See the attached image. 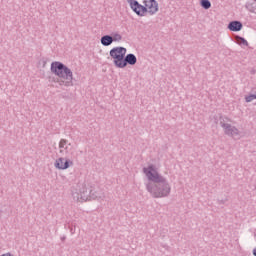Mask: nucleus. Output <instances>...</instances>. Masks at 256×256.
I'll return each mask as SVG.
<instances>
[{"label": "nucleus", "mask_w": 256, "mask_h": 256, "mask_svg": "<svg viewBox=\"0 0 256 256\" xmlns=\"http://www.w3.org/2000/svg\"><path fill=\"white\" fill-rule=\"evenodd\" d=\"M78 187L80 190L82 201H91V199L93 200L97 199L98 201H103V194L100 192V195H95L93 188L92 187L89 188L87 184L83 183L78 185Z\"/></svg>", "instance_id": "nucleus-3"}, {"label": "nucleus", "mask_w": 256, "mask_h": 256, "mask_svg": "<svg viewBox=\"0 0 256 256\" xmlns=\"http://www.w3.org/2000/svg\"><path fill=\"white\" fill-rule=\"evenodd\" d=\"M200 5L203 9H211V1L209 0H201Z\"/></svg>", "instance_id": "nucleus-16"}, {"label": "nucleus", "mask_w": 256, "mask_h": 256, "mask_svg": "<svg viewBox=\"0 0 256 256\" xmlns=\"http://www.w3.org/2000/svg\"><path fill=\"white\" fill-rule=\"evenodd\" d=\"M71 166H73V161L65 160V158H58L54 163V167L60 170L69 169Z\"/></svg>", "instance_id": "nucleus-8"}, {"label": "nucleus", "mask_w": 256, "mask_h": 256, "mask_svg": "<svg viewBox=\"0 0 256 256\" xmlns=\"http://www.w3.org/2000/svg\"><path fill=\"white\" fill-rule=\"evenodd\" d=\"M137 63V56L135 54H127L124 56V59L122 60V64L120 66V69H125L127 65H135Z\"/></svg>", "instance_id": "nucleus-9"}, {"label": "nucleus", "mask_w": 256, "mask_h": 256, "mask_svg": "<svg viewBox=\"0 0 256 256\" xmlns=\"http://www.w3.org/2000/svg\"><path fill=\"white\" fill-rule=\"evenodd\" d=\"M100 43L103 47H109V45H113V37L111 35H104L101 37Z\"/></svg>", "instance_id": "nucleus-11"}, {"label": "nucleus", "mask_w": 256, "mask_h": 256, "mask_svg": "<svg viewBox=\"0 0 256 256\" xmlns=\"http://www.w3.org/2000/svg\"><path fill=\"white\" fill-rule=\"evenodd\" d=\"M72 197H73L74 201H78L80 203H83V201H84L83 199H81V192L78 189L72 190Z\"/></svg>", "instance_id": "nucleus-13"}, {"label": "nucleus", "mask_w": 256, "mask_h": 256, "mask_svg": "<svg viewBox=\"0 0 256 256\" xmlns=\"http://www.w3.org/2000/svg\"><path fill=\"white\" fill-rule=\"evenodd\" d=\"M125 55H127V48L125 47L118 46L110 50V57L113 58V63L118 69H121Z\"/></svg>", "instance_id": "nucleus-4"}, {"label": "nucleus", "mask_w": 256, "mask_h": 256, "mask_svg": "<svg viewBox=\"0 0 256 256\" xmlns=\"http://www.w3.org/2000/svg\"><path fill=\"white\" fill-rule=\"evenodd\" d=\"M218 204L223 205V204H225V201L224 200H218Z\"/></svg>", "instance_id": "nucleus-18"}, {"label": "nucleus", "mask_w": 256, "mask_h": 256, "mask_svg": "<svg viewBox=\"0 0 256 256\" xmlns=\"http://www.w3.org/2000/svg\"><path fill=\"white\" fill-rule=\"evenodd\" d=\"M229 31H234L237 33L238 31H241L243 29V23L239 21H232L228 24Z\"/></svg>", "instance_id": "nucleus-10"}, {"label": "nucleus", "mask_w": 256, "mask_h": 256, "mask_svg": "<svg viewBox=\"0 0 256 256\" xmlns=\"http://www.w3.org/2000/svg\"><path fill=\"white\" fill-rule=\"evenodd\" d=\"M111 37H112V42L113 43L114 42L119 43V41L123 40V36H121V34H119V33H113Z\"/></svg>", "instance_id": "nucleus-15"}, {"label": "nucleus", "mask_w": 256, "mask_h": 256, "mask_svg": "<svg viewBox=\"0 0 256 256\" xmlns=\"http://www.w3.org/2000/svg\"><path fill=\"white\" fill-rule=\"evenodd\" d=\"M143 173L148 181H151L146 184V191L150 193L153 199H163L171 195V183L163 175L159 174L155 165L151 164L147 168H143Z\"/></svg>", "instance_id": "nucleus-1"}, {"label": "nucleus", "mask_w": 256, "mask_h": 256, "mask_svg": "<svg viewBox=\"0 0 256 256\" xmlns=\"http://www.w3.org/2000/svg\"><path fill=\"white\" fill-rule=\"evenodd\" d=\"M236 39H237L238 45H244V47H249V42H247L245 38L241 36H237Z\"/></svg>", "instance_id": "nucleus-14"}, {"label": "nucleus", "mask_w": 256, "mask_h": 256, "mask_svg": "<svg viewBox=\"0 0 256 256\" xmlns=\"http://www.w3.org/2000/svg\"><path fill=\"white\" fill-rule=\"evenodd\" d=\"M220 126L228 137H239V135H241V131H239L237 127L225 123V120H220Z\"/></svg>", "instance_id": "nucleus-6"}, {"label": "nucleus", "mask_w": 256, "mask_h": 256, "mask_svg": "<svg viewBox=\"0 0 256 256\" xmlns=\"http://www.w3.org/2000/svg\"><path fill=\"white\" fill-rule=\"evenodd\" d=\"M127 3L138 17H145L147 15V7L141 5L137 0H127Z\"/></svg>", "instance_id": "nucleus-5"}, {"label": "nucleus", "mask_w": 256, "mask_h": 256, "mask_svg": "<svg viewBox=\"0 0 256 256\" xmlns=\"http://www.w3.org/2000/svg\"><path fill=\"white\" fill-rule=\"evenodd\" d=\"M94 195H103V199H105V193H103V191H101L100 189L95 190L93 189Z\"/></svg>", "instance_id": "nucleus-17"}, {"label": "nucleus", "mask_w": 256, "mask_h": 256, "mask_svg": "<svg viewBox=\"0 0 256 256\" xmlns=\"http://www.w3.org/2000/svg\"><path fill=\"white\" fill-rule=\"evenodd\" d=\"M1 213H2V211L0 210V218H1Z\"/></svg>", "instance_id": "nucleus-22"}, {"label": "nucleus", "mask_w": 256, "mask_h": 256, "mask_svg": "<svg viewBox=\"0 0 256 256\" xmlns=\"http://www.w3.org/2000/svg\"><path fill=\"white\" fill-rule=\"evenodd\" d=\"M50 71L58 77L59 85L73 87V71L65 64L59 61L52 62Z\"/></svg>", "instance_id": "nucleus-2"}, {"label": "nucleus", "mask_w": 256, "mask_h": 256, "mask_svg": "<svg viewBox=\"0 0 256 256\" xmlns=\"http://www.w3.org/2000/svg\"><path fill=\"white\" fill-rule=\"evenodd\" d=\"M68 141L65 139H61L59 142V149H60V153H65V151L67 152V149L69 148V144H67Z\"/></svg>", "instance_id": "nucleus-12"}, {"label": "nucleus", "mask_w": 256, "mask_h": 256, "mask_svg": "<svg viewBox=\"0 0 256 256\" xmlns=\"http://www.w3.org/2000/svg\"><path fill=\"white\" fill-rule=\"evenodd\" d=\"M143 4L146 7V13H149V15H155L159 11L157 0H144Z\"/></svg>", "instance_id": "nucleus-7"}, {"label": "nucleus", "mask_w": 256, "mask_h": 256, "mask_svg": "<svg viewBox=\"0 0 256 256\" xmlns=\"http://www.w3.org/2000/svg\"><path fill=\"white\" fill-rule=\"evenodd\" d=\"M62 241H65V237L61 238Z\"/></svg>", "instance_id": "nucleus-21"}, {"label": "nucleus", "mask_w": 256, "mask_h": 256, "mask_svg": "<svg viewBox=\"0 0 256 256\" xmlns=\"http://www.w3.org/2000/svg\"><path fill=\"white\" fill-rule=\"evenodd\" d=\"M0 256H13V255H11V253L8 252V253L2 254Z\"/></svg>", "instance_id": "nucleus-19"}, {"label": "nucleus", "mask_w": 256, "mask_h": 256, "mask_svg": "<svg viewBox=\"0 0 256 256\" xmlns=\"http://www.w3.org/2000/svg\"><path fill=\"white\" fill-rule=\"evenodd\" d=\"M252 255L256 256V248L253 249Z\"/></svg>", "instance_id": "nucleus-20"}]
</instances>
